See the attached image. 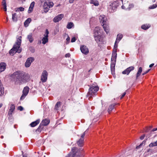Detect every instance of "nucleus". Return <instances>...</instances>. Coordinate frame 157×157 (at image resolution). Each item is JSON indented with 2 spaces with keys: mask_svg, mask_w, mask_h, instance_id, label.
I'll list each match as a JSON object with an SVG mask.
<instances>
[{
  "mask_svg": "<svg viewBox=\"0 0 157 157\" xmlns=\"http://www.w3.org/2000/svg\"><path fill=\"white\" fill-rule=\"evenodd\" d=\"M11 76L13 78L16 83L21 84L28 81L30 79V77L28 74L21 71L14 72Z\"/></svg>",
  "mask_w": 157,
  "mask_h": 157,
  "instance_id": "1",
  "label": "nucleus"
},
{
  "mask_svg": "<svg viewBox=\"0 0 157 157\" xmlns=\"http://www.w3.org/2000/svg\"><path fill=\"white\" fill-rule=\"evenodd\" d=\"M21 36H20L18 37L16 44L13 46V48L10 51L9 53L10 55L13 56L14 52L15 53L16 52L20 53L21 52L22 49L20 48L21 42Z\"/></svg>",
  "mask_w": 157,
  "mask_h": 157,
  "instance_id": "2",
  "label": "nucleus"
},
{
  "mask_svg": "<svg viewBox=\"0 0 157 157\" xmlns=\"http://www.w3.org/2000/svg\"><path fill=\"white\" fill-rule=\"evenodd\" d=\"M99 89L98 86H92L89 89V91L87 94V96L89 97V99L92 98V95H94Z\"/></svg>",
  "mask_w": 157,
  "mask_h": 157,
  "instance_id": "3",
  "label": "nucleus"
},
{
  "mask_svg": "<svg viewBox=\"0 0 157 157\" xmlns=\"http://www.w3.org/2000/svg\"><path fill=\"white\" fill-rule=\"evenodd\" d=\"M71 153L72 157H82L80 149L75 147H73L71 149Z\"/></svg>",
  "mask_w": 157,
  "mask_h": 157,
  "instance_id": "4",
  "label": "nucleus"
},
{
  "mask_svg": "<svg viewBox=\"0 0 157 157\" xmlns=\"http://www.w3.org/2000/svg\"><path fill=\"white\" fill-rule=\"evenodd\" d=\"M86 131L82 135L80 138L77 142V144L78 146L80 147H81L84 145V138L85 135Z\"/></svg>",
  "mask_w": 157,
  "mask_h": 157,
  "instance_id": "5",
  "label": "nucleus"
},
{
  "mask_svg": "<svg viewBox=\"0 0 157 157\" xmlns=\"http://www.w3.org/2000/svg\"><path fill=\"white\" fill-rule=\"evenodd\" d=\"M54 5V3L52 2H45L44 3L43 8L44 9H48L52 7Z\"/></svg>",
  "mask_w": 157,
  "mask_h": 157,
  "instance_id": "6",
  "label": "nucleus"
},
{
  "mask_svg": "<svg viewBox=\"0 0 157 157\" xmlns=\"http://www.w3.org/2000/svg\"><path fill=\"white\" fill-rule=\"evenodd\" d=\"M29 90V88L28 86L25 87L23 90V94L20 98V100H22L24 99L25 97L28 94Z\"/></svg>",
  "mask_w": 157,
  "mask_h": 157,
  "instance_id": "7",
  "label": "nucleus"
},
{
  "mask_svg": "<svg viewBox=\"0 0 157 157\" xmlns=\"http://www.w3.org/2000/svg\"><path fill=\"white\" fill-rule=\"evenodd\" d=\"M48 73L45 70L42 73L41 80L43 82H45L47 79Z\"/></svg>",
  "mask_w": 157,
  "mask_h": 157,
  "instance_id": "8",
  "label": "nucleus"
},
{
  "mask_svg": "<svg viewBox=\"0 0 157 157\" xmlns=\"http://www.w3.org/2000/svg\"><path fill=\"white\" fill-rule=\"evenodd\" d=\"M34 60V59L33 57H30L28 58L25 63V66L26 67H30L32 63Z\"/></svg>",
  "mask_w": 157,
  "mask_h": 157,
  "instance_id": "9",
  "label": "nucleus"
},
{
  "mask_svg": "<svg viewBox=\"0 0 157 157\" xmlns=\"http://www.w3.org/2000/svg\"><path fill=\"white\" fill-rule=\"evenodd\" d=\"M49 34V32L48 29H46L45 33L44 34V36L42 39V43L44 44H45L46 43L48 42V34Z\"/></svg>",
  "mask_w": 157,
  "mask_h": 157,
  "instance_id": "10",
  "label": "nucleus"
},
{
  "mask_svg": "<svg viewBox=\"0 0 157 157\" xmlns=\"http://www.w3.org/2000/svg\"><path fill=\"white\" fill-rule=\"evenodd\" d=\"M80 50L82 53L85 55H87L89 52L88 48L85 45H82L81 46Z\"/></svg>",
  "mask_w": 157,
  "mask_h": 157,
  "instance_id": "11",
  "label": "nucleus"
},
{
  "mask_svg": "<svg viewBox=\"0 0 157 157\" xmlns=\"http://www.w3.org/2000/svg\"><path fill=\"white\" fill-rule=\"evenodd\" d=\"M117 57V54L115 52H113L112 53V56L111 58V63L113 67L115 66V63L116 62V58Z\"/></svg>",
  "mask_w": 157,
  "mask_h": 157,
  "instance_id": "12",
  "label": "nucleus"
},
{
  "mask_svg": "<svg viewBox=\"0 0 157 157\" xmlns=\"http://www.w3.org/2000/svg\"><path fill=\"white\" fill-rule=\"evenodd\" d=\"M103 37L101 35H98L95 37V40L99 44H101L103 43Z\"/></svg>",
  "mask_w": 157,
  "mask_h": 157,
  "instance_id": "13",
  "label": "nucleus"
},
{
  "mask_svg": "<svg viewBox=\"0 0 157 157\" xmlns=\"http://www.w3.org/2000/svg\"><path fill=\"white\" fill-rule=\"evenodd\" d=\"M20 14L19 10H16V13L12 14V19L13 21H16L17 20V17H20Z\"/></svg>",
  "mask_w": 157,
  "mask_h": 157,
  "instance_id": "14",
  "label": "nucleus"
},
{
  "mask_svg": "<svg viewBox=\"0 0 157 157\" xmlns=\"http://www.w3.org/2000/svg\"><path fill=\"white\" fill-rule=\"evenodd\" d=\"M134 69V67L133 66H131L126 69L125 70H124V71H123L122 73L123 74H127V75H128L129 73L131 71L133 70Z\"/></svg>",
  "mask_w": 157,
  "mask_h": 157,
  "instance_id": "15",
  "label": "nucleus"
},
{
  "mask_svg": "<svg viewBox=\"0 0 157 157\" xmlns=\"http://www.w3.org/2000/svg\"><path fill=\"white\" fill-rule=\"evenodd\" d=\"M63 14L59 15L55 17L53 19V21L55 22H57L61 20L62 18L63 17Z\"/></svg>",
  "mask_w": 157,
  "mask_h": 157,
  "instance_id": "16",
  "label": "nucleus"
},
{
  "mask_svg": "<svg viewBox=\"0 0 157 157\" xmlns=\"http://www.w3.org/2000/svg\"><path fill=\"white\" fill-rule=\"evenodd\" d=\"M6 64L4 63H0V72L4 71L6 68Z\"/></svg>",
  "mask_w": 157,
  "mask_h": 157,
  "instance_id": "17",
  "label": "nucleus"
},
{
  "mask_svg": "<svg viewBox=\"0 0 157 157\" xmlns=\"http://www.w3.org/2000/svg\"><path fill=\"white\" fill-rule=\"evenodd\" d=\"M117 104L116 103H114L109 105L108 109V112L109 114L110 113L112 110L115 108V106Z\"/></svg>",
  "mask_w": 157,
  "mask_h": 157,
  "instance_id": "18",
  "label": "nucleus"
},
{
  "mask_svg": "<svg viewBox=\"0 0 157 157\" xmlns=\"http://www.w3.org/2000/svg\"><path fill=\"white\" fill-rule=\"evenodd\" d=\"M49 122L50 120L49 119H45L42 120L40 124L44 126L47 125Z\"/></svg>",
  "mask_w": 157,
  "mask_h": 157,
  "instance_id": "19",
  "label": "nucleus"
},
{
  "mask_svg": "<svg viewBox=\"0 0 157 157\" xmlns=\"http://www.w3.org/2000/svg\"><path fill=\"white\" fill-rule=\"evenodd\" d=\"M104 30L106 32L107 34H108L109 32V26L105 23H103L102 25Z\"/></svg>",
  "mask_w": 157,
  "mask_h": 157,
  "instance_id": "20",
  "label": "nucleus"
},
{
  "mask_svg": "<svg viewBox=\"0 0 157 157\" xmlns=\"http://www.w3.org/2000/svg\"><path fill=\"white\" fill-rule=\"evenodd\" d=\"M40 122V120L39 119H38L36 120V121L32 122L30 124V125L31 127H34L37 125L38 124H39Z\"/></svg>",
  "mask_w": 157,
  "mask_h": 157,
  "instance_id": "21",
  "label": "nucleus"
},
{
  "mask_svg": "<svg viewBox=\"0 0 157 157\" xmlns=\"http://www.w3.org/2000/svg\"><path fill=\"white\" fill-rule=\"evenodd\" d=\"M142 67H140L139 68V69L138 70V71L136 73V79H137L138 78V77L140 76V75L142 71Z\"/></svg>",
  "mask_w": 157,
  "mask_h": 157,
  "instance_id": "22",
  "label": "nucleus"
},
{
  "mask_svg": "<svg viewBox=\"0 0 157 157\" xmlns=\"http://www.w3.org/2000/svg\"><path fill=\"white\" fill-rule=\"evenodd\" d=\"M31 21L32 20L31 18H28L24 22V26L26 27H28L29 25V24L30 23Z\"/></svg>",
  "mask_w": 157,
  "mask_h": 157,
  "instance_id": "23",
  "label": "nucleus"
},
{
  "mask_svg": "<svg viewBox=\"0 0 157 157\" xmlns=\"http://www.w3.org/2000/svg\"><path fill=\"white\" fill-rule=\"evenodd\" d=\"M44 127V126L40 124L39 127L37 129H36V132L37 133H40L43 129Z\"/></svg>",
  "mask_w": 157,
  "mask_h": 157,
  "instance_id": "24",
  "label": "nucleus"
},
{
  "mask_svg": "<svg viewBox=\"0 0 157 157\" xmlns=\"http://www.w3.org/2000/svg\"><path fill=\"white\" fill-rule=\"evenodd\" d=\"M150 27L151 25L150 24H146L142 25L141 26V28L142 29L144 30H147Z\"/></svg>",
  "mask_w": 157,
  "mask_h": 157,
  "instance_id": "25",
  "label": "nucleus"
},
{
  "mask_svg": "<svg viewBox=\"0 0 157 157\" xmlns=\"http://www.w3.org/2000/svg\"><path fill=\"white\" fill-rule=\"evenodd\" d=\"M90 3L91 4H93L96 6H97L99 5L98 2L97 0H90Z\"/></svg>",
  "mask_w": 157,
  "mask_h": 157,
  "instance_id": "26",
  "label": "nucleus"
},
{
  "mask_svg": "<svg viewBox=\"0 0 157 157\" xmlns=\"http://www.w3.org/2000/svg\"><path fill=\"white\" fill-rule=\"evenodd\" d=\"M2 7L4 10H6V0H2Z\"/></svg>",
  "mask_w": 157,
  "mask_h": 157,
  "instance_id": "27",
  "label": "nucleus"
},
{
  "mask_svg": "<svg viewBox=\"0 0 157 157\" xmlns=\"http://www.w3.org/2000/svg\"><path fill=\"white\" fill-rule=\"evenodd\" d=\"M123 35L122 34H118L117 35V38L116 40V42H118L122 38Z\"/></svg>",
  "mask_w": 157,
  "mask_h": 157,
  "instance_id": "28",
  "label": "nucleus"
},
{
  "mask_svg": "<svg viewBox=\"0 0 157 157\" xmlns=\"http://www.w3.org/2000/svg\"><path fill=\"white\" fill-rule=\"evenodd\" d=\"M99 19L101 20V21L102 22V23H105L107 21V18L106 17H105V16H104V17L100 16Z\"/></svg>",
  "mask_w": 157,
  "mask_h": 157,
  "instance_id": "29",
  "label": "nucleus"
},
{
  "mask_svg": "<svg viewBox=\"0 0 157 157\" xmlns=\"http://www.w3.org/2000/svg\"><path fill=\"white\" fill-rule=\"evenodd\" d=\"M27 38L30 42L32 43L33 42V39L32 37V34H30L28 35Z\"/></svg>",
  "mask_w": 157,
  "mask_h": 157,
  "instance_id": "30",
  "label": "nucleus"
},
{
  "mask_svg": "<svg viewBox=\"0 0 157 157\" xmlns=\"http://www.w3.org/2000/svg\"><path fill=\"white\" fill-rule=\"evenodd\" d=\"M61 105V102H58L56 105L55 109H56V110H58V108Z\"/></svg>",
  "mask_w": 157,
  "mask_h": 157,
  "instance_id": "31",
  "label": "nucleus"
},
{
  "mask_svg": "<svg viewBox=\"0 0 157 157\" xmlns=\"http://www.w3.org/2000/svg\"><path fill=\"white\" fill-rule=\"evenodd\" d=\"M74 25L72 22L68 23L67 25V27L68 29H70L73 26H74Z\"/></svg>",
  "mask_w": 157,
  "mask_h": 157,
  "instance_id": "32",
  "label": "nucleus"
},
{
  "mask_svg": "<svg viewBox=\"0 0 157 157\" xmlns=\"http://www.w3.org/2000/svg\"><path fill=\"white\" fill-rule=\"evenodd\" d=\"M149 146L150 147H153L157 146V140L155 142L151 143L149 145Z\"/></svg>",
  "mask_w": 157,
  "mask_h": 157,
  "instance_id": "33",
  "label": "nucleus"
},
{
  "mask_svg": "<svg viewBox=\"0 0 157 157\" xmlns=\"http://www.w3.org/2000/svg\"><path fill=\"white\" fill-rule=\"evenodd\" d=\"M35 4V2H34L33 1L32 2L30 5L29 10H33V7H34Z\"/></svg>",
  "mask_w": 157,
  "mask_h": 157,
  "instance_id": "34",
  "label": "nucleus"
},
{
  "mask_svg": "<svg viewBox=\"0 0 157 157\" xmlns=\"http://www.w3.org/2000/svg\"><path fill=\"white\" fill-rule=\"evenodd\" d=\"M100 28L98 27H97L95 28L94 29V32L95 33H97V34H98L100 32Z\"/></svg>",
  "mask_w": 157,
  "mask_h": 157,
  "instance_id": "35",
  "label": "nucleus"
},
{
  "mask_svg": "<svg viewBox=\"0 0 157 157\" xmlns=\"http://www.w3.org/2000/svg\"><path fill=\"white\" fill-rule=\"evenodd\" d=\"M118 43V42H116V41L115 42V45L114 46V48L113 49V52H115L116 53L117 52V44Z\"/></svg>",
  "mask_w": 157,
  "mask_h": 157,
  "instance_id": "36",
  "label": "nucleus"
},
{
  "mask_svg": "<svg viewBox=\"0 0 157 157\" xmlns=\"http://www.w3.org/2000/svg\"><path fill=\"white\" fill-rule=\"evenodd\" d=\"M157 6L156 4H154L152 6H151L149 7V9H153L155 8Z\"/></svg>",
  "mask_w": 157,
  "mask_h": 157,
  "instance_id": "37",
  "label": "nucleus"
},
{
  "mask_svg": "<svg viewBox=\"0 0 157 157\" xmlns=\"http://www.w3.org/2000/svg\"><path fill=\"white\" fill-rule=\"evenodd\" d=\"M15 108V106L14 104H11L10 110L13 111Z\"/></svg>",
  "mask_w": 157,
  "mask_h": 157,
  "instance_id": "38",
  "label": "nucleus"
},
{
  "mask_svg": "<svg viewBox=\"0 0 157 157\" xmlns=\"http://www.w3.org/2000/svg\"><path fill=\"white\" fill-rule=\"evenodd\" d=\"M115 66L113 67V65H112V64L111 65V71L112 72V73L115 70Z\"/></svg>",
  "mask_w": 157,
  "mask_h": 157,
  "instance_id": "39",
  "label": "nucleus"
},
{
  "mask_svg": "<svg viewBox=\"0 0 157 157\" xmlns=\"http://www.w3.org/2000/svg\"><path fill=\"white\" fill-rule=\"evenodd\" d=\"M149 130H149L148 127H146L144 129V132H148Z\"/></svg>",
  "mask_w": 157,
  "mask_h": 157,
  "instance_id": "40",
  "label": "nucleus"
},
{
  "mask_svg": "<svg viewBox=\"0 0 157 157\" xmlns=\"http://www.w3.org/2000/svg\"><path fill=\"white\" fill-rule=\"evenodd\" d=\"M29 49L32 52H34V48L32 47H30L29 48Z\"/></svg>",
  "mask_w": 157,
  "mask_h": 157,
  "instance_id": "41",
  "label": "nucleus"
},
{
  "mask_svg": "<svg viewBox=\"0 0 157 157\" xmlns=\"http://www.w3.org/2000/svg\"><path fill=\"white\" fill-rule=\"evenodd\" d=\"M13 112V111H11L9 109L8 113V115L10 116L11 115L12 113Z\"/></svg>",
  "mask_w": 157,
  "mask_h": 157,
  "instance_id": "42",
  "label": "nucleus"
},
{
  "mask_svg": "<svg viewBox=\"0 0 157 157\" xmlns=\"http://www.w3.org/2000/svg\"><path fill=\"white\" fill-rule=\"evenodd\" d=\"M150 69H149L147 70V71H146L144 72V73H143L142 74V75H144L146 74H147V73H148Z\"/></svg>",
  "mask_w": 157,
  "mask_h": 157,
  "instance_id": "43",
  "label": "nucleus"
},
{
  "mask_svg": "<svg viewBox=\"0 0 157 157\" xmlns=\"http://www.w3.org/2000/svg\"><path fill=\"white\" fill-rule=\"evenodd\" d=\"M115 3H113V8L112 9V10H115L117 8V6L115 7V6H114V5H115Z\"/></svg>",
  "mask_w": 157,
  "mask_h": 157,
  "instance_id": "44",
  "label": "nucleus"
},
{
  "mask_svg": "<svg viewBox=\"0 0 157 157\" xmlns=\"http://www.w3.org/2000/svg\"><path fill=\"white\" fill-rule=\"evenodd\" d=\"M76 40V39L75 38V37H74L71 39V42H75Z\"/></svg>",
  "mask_w": 157,
  "mask_h": 157,
  "instance_id": "45",
  "label": "nucleus"
},
{
  "mask_svg": "<svg viewBox=\"0 0 157 157\" xmlns=\"http://www.w3.org/2000/svg\"><path fill=\"white\" fill-rule=\"evenodd\" d=\"M18 109L20 110V111H22L23 109V108L21 106H19L18 108Z\"/></svg>",
  "mask_w": 157,
  "mask_h": 157,
  "instance_id": "46",
  "label": "nucleus"
},
{
  "mask_svg": "<svg viewBox=\"0 0 157 157\" xmlns=\"http://www.w3.org/2000/svg\"><path fill=\"white\" fill-rule=\"evenodd\" d=\"M144 142V141L142 143L140 144L139 146H137L136 147V149H139V148L140 147V146H141L143 144V142Z\"/></svg>",
  "mask_w": 157,
  "mask_h": 157,
  "instance_id": "47",
  "label": "nucleus"
},
{
  "mask_svg": "<svg viewBox=\"0 0 157 157\" xmlns=\"http://www.w3.org/2000/svg\"><path fill=\"white\" fill-rule=\"evenodd\" d=\"M156 130H157V128H153L151 131V134H152V132Z\"/></svg>",
  "mask_w": 157,
  "mask_h": 157,
  "instance_id": "48",
  "label": "nucleus"
},
{
  "mask_svg": "<svg viewBox=\"0 0 157 157\" xmlns=\"http://www.w3.org/2000/svg\"><path fill=\"white\" fill-rule=\"evenodd\" d=\"M145 136V134H144L140 137V139L141 140H143Z\"/></svg>",
  "mask_w": 157,
  "mask_h": 157,
  "instance_id": "49",
  "label": "nucleus"
},
{
  "mask_svg": "<svg viewBox=\"0 0 157 157\" xmlns=\"http://www.w3.org/2000/svg\"><path fill=\"white\" fill-rule=\"evenodd\" d=\"M126 94V92H124L121 95V99H122L123 98V97L125 96Z\"/></svg>",
  "mask_w": 157,
  "mask_h": 157,
  "instance_id": "50",
  "label": "nucleus"
},
{
  "mask_svg": "<svg viewBox=\"0 0 157 157\" xmlns=\"http://www.w3.org/2000/svg\"><path fill=\"white\" fill-rule=\"evenodd\" d=\"M17 10H24V8L22 7H20L19 8H17Z\"/></svg>",
  "mask_w": 157,
  "mask_h": 157,
  "instance_id": "51",
  "label": "nucleus"
},
{
  "mask_svg": "<svg viewBox=\"0 0 157 157\" xmlns=\"http://www.w3.org/2000/svg\"><path fill=\"white\" fill-rule=\"evenodd\" d=\"M70 56V54L69 53H67L65 55V56L66 57H69Z\"/></svg>",
  "mask_w": 157,
  "mask_h": 157,
  "instance_id": "52",
  "label": "nucleus"
},
{
  "mask_svg": "<svg viewBox=\"0 0 157 157\" xmlns=\"http://www.w3.org/2000/svg\"><path fill=\"white\" fill-rule=\"evenodd\" d=\"M41 0V2H46V1H47V2H50V1L51 0Z\"/></svg>",
  "mask_w": 157,
  "mask_h": 157,
  "instance_id": "53",
  "label": "nucleus"
},
{
  "mask_svg": "<svg viewBox=\"0 0 157 157\" xmlns=\"http://www.w3.org/2000/svg\"><path fill=\"white\" fill-rule=\"evenodd\" d=\"M70 38L69 36H68L67 38L66 39V40L67 41H70Z\"/></svg>",
  "mask_w": 157,
  "mask_h": 157,
  "instance_id": "54",
  "label": "nucleus"
},
{
  "mask_svg": "<svg viewBox=\"0 0 157 157\" xmlns=\"http://www.w3.org/2000/svg\"><path fill=\"white\" fill-rule=\"evenodd\" d=\"M71 155L70 153H69L68 155H67L66 156H65V157H70L71 156Z\"/></svg>",
  "mask_w": 157,
  "mask_h": 157,
  "instance_id": "55",
  "label": "nucleus"
},
{
  "mask_svg": "<svg viewBox=\"0 0 157 157\" xmlns=\"http://www.w3.org/2000/svg\"><path fill=\"white\" fill-rule=\"evenodd\" d=\"M74 0H69V2L70 3H72L73 2Z\"/></svg>",
  "mask_w": 157,
  "mask_h": 157,
  "instance_id": "56",
  "label": "nucleus"
},
{
  "mask_svg": "<svg viewBox=\"0 0 157 157\" xmlns=\"http://www.w3.org/2000/svg\"><path fill=\"white\" fill-rule=\"evenodd\" d=\"M154 65V63H152L151 64H150V65H149V67H153V66Z\"/></svg>",
  "mask_w": 157,
  "mask_h": 157,
  "instance_id": "57",
  "label": "nucleus"
},
{
  "mask_svg": "<svg viewBox=\"0 0 157 157\" xmlns=\"http://www.w3.org/2000/svg\"><path fill=\"white\" fill-rule=\"evenodd\" d=\"M48 10H44L43 12H42V13H46L48 12Z\"/></svg>",
  "mask_w": 157,
  "mask_h": 157,
  "instance_id": "58",
  "label": "nucleus"
},
{
  "mask_svg": "<svg viewBox=\"0 0 157 157\" xmlns=\"http://www.w3.org/2000/svg\"><path fill=\"white\" fill-rule=\"evenodd\" d=\"M152 126H150L149 127H148L149 130H150L151 128H152Z\"/></svg>",
  "mask_w": 157,
  "mask_h": 157,
  "instance_id": "59",
  "label": "nucleus"
},
{
  "mask_svg": "<svg viewBox=\"0 0 157 157\" xmlns=\"http://www.w3.org/2000/svg\"><path fill=\"white\" fill-rule=\"evenodd\" d=\"M129 6L131 7H133L134 6V5L132 4L131 5H130Z\"/></svg>",
  "mask_w": 157,
  "mask_h": 157,
  "instance_id": "60",
  "label": "nucleus"
},
{
  "mask_svg": "<svg viewBox=\"0 0 157 157\" xmlns=\"http://www.w3.org/2000/svg\"><path fill=\"white\" fill-rule=\"evenodd\" d=\"M32 10H28V12L29 13H30L32 12Z\"/></svg>",
  "mask_w": 157,
  "mask_h": 157,
  "instance_id": "61",
  "label": "nucleus"
},
{
  "mask_svg": "<svg viewBox=\"0 0 157 157\" xmlns=\"http://www.w3.org/2000/svg\"><path fill=\"white\" fill-rule=\"evenodd\" d=\"M2 106V104H0V108Z\"/></svg>",
  "mask_w": 157,
  "mask_h": 157,
  "instance_id": "62",
  "label": "nucleus"
},
{
  "mask_svg": "<svg viewBox=\"0 0 157 157\" xmlns=\"http://www.w3.org/2000/svg\"><path fill=\"white\" fill-rule=\"evenodd\" d=\"M124 6H122V9H124Z\"/></svg>",
  "mask_w": 157,
  "mask_h": 157,
  "instance_id": "63",
  "label": "nucleus"
},
{
  "mask_svg": "<svg viewBox=\"0 0 157 157\" xmlns=\"http://www.w3.org/2000/svg\"><path fill=\"white\" fill-rule=\"evenodd\" d=\"M23 157H27V156L26 155H23Z\"/></svg>",
  "mask_w": 157,
  "mask_h": 157,
  "instance_id": "64",
  "label": "nucleus"
}]
</instances>
